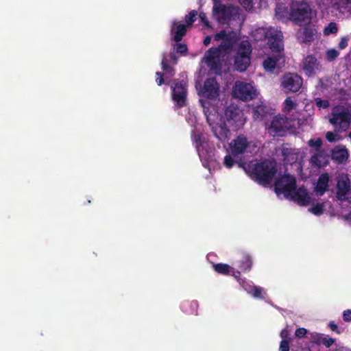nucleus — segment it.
<instances>
[{
  "label": "nucleus",
  "mask_w": 351,
  "mask_h": 351,
  "mask_svg": "<svg viewBox=\"0 0 351 351\" xmlns=\"http://www.w3.org/2000/svg\"><path fill=\"white\" fill-rule=\"evenodd\" d=\"M197 15V12L195 10H191L188 14L185 16V21L187 23V25H192V24L196 20V16Z\"/></svg>",
  "instance_id": "nucleus-35"
},
{
  "label": "nucleus",
  "mask_w": 351,
  "mask_h": 351,
  "mask_svg": "<svg viewBox=\"0 0 351 351\" xmlns=\"http://www.w3.org/2000/svg\"><path fill=\"white\" fill-rule=\"evenodd\" d=\"M285 108L287 112H290L296 106V104L293 102L290 97H287L285 100Z\"/></svg>",
  "instance_id": "nucleus-40"
},
{
  "label": "nucleus",
  "mask_w": 351,
  "mask_h": 351,
  "mask_svg": "<svg viewBox=\"0 0 351 351\" xmlns=\"http://www.w3.org/2000/svg\"><path fill=\"white\" fill-rule=\"evenodd\" d=\"M241 270L236 272L235 274H234L235 278H238L240 276Z\"/></svg>",
  "instance_id": "nucleus-56"
},
{
  "label": "nucleus",
  "mask_w": 351,
  "mask_h": 351,
  "mask_svg": "<svg viewBox=\"0 0 351 351\" xmlns=\"http://www.w3.org/2000/svg\"><path fill=\"white\" fill-rule=\"evenodd\" d=\"M288 129L287 119L280 116H275L267 128L269 134L272 136H283Z\"/></svg>",
  "instance_id": "nucleus-11"
},
{
  "label": "nucleus",
  "mask_w": 351,
  "mask_h": 351,
  "mask_svg": "<svg viewBox=\"0 0 351 351\" xmlns=\"http://www.w3.org/2000/svg\"><path fill=\"white\" fill-rule=\"evenodd\" d=\"M171 59L173 61L174 64H177L178 58L176 56V53L174 51L171 52L170 54Z\"/></svg>",
  "instance_id": "nucleus-53"
},
{
  "label": "nucleus",
  "mask_w": 351,
  "mask_h": 351,
  "mask_svg": "<svg viewBox=\"0 0 351 351\" xmlns=\"http://www.w3.org/2000/svg\"><path fill=\"white\" fill-rule=\"evenodd\" d=\"M322 158H323V154L321 151H318L311 156V162L312 165L320 167L322 165V161L321 160Z\"/></svg>",
  "instance_id": "nucleus-31"
},
{
  "label": "nucleus",
  "mask_w": 351,
  "mask_h": 351,
  "mask_svg": "<svg viewBox=\"0 0 351 351\" xmlns=\"http://www.w3.org/2000/svg\"><path fill=\"white\" fill-rule=\"evenodd\" d=\"M162 69L166 72L169 73L171 75H174V69L169 65L166 58H163L161 62Z\"/></svg>",
  "instance_id": "nucleus-38"
},
{
  "label": "nucleus",
  "mask_w": 351,
  "mask_h": 351,
  "mask_svg": "<svg viewBox=\"0 0 351 351\" xmlns=\"http://www.w3.org/2000/svg\"><path fill=\"white\" fill-rule=\"evenodd\" d=\"M219 86L215 77L208 78L204 83L201 90L203 97L208 99H215L219 95Z\"/></svg>",
  "instance_id": "nucleus-15"
},
{
  "label": "nucleus",
  "mask_w": 351,
  "mask_h": 351,
  "mask_svg": "<svg viewBox=\"0 0 351 351\" xmlns=\"http://www.w3.org/2000/svg\"><path fill=\"white\" fill-rule=\"evenodd\" d=\"M213 268L215 271L221 275H229L232 267L226 263H213Z\"/></svg>",
  "instance_id": "nucleus-26"
},
{
  "label": "nucleus",
  "mask_w": 351,
  "mask_h": 351,
  "mask_svg": "<svg viewBox=\"0 0 351 351\" xmlns=\"http://www.w3.org/2000/svg\"><path fill=\"white\" fill-rule=\"evenodd\" d=\"M331 115L329 122L337 132H344L350 127L351 112L348 108L341 105L337 106L332 108Z\"/></svg>",
  "instance_id": "nucleus-4"
},
{
  "label": "nucleus",
  "mask_w": 351,
  "mask_h": 351,
  "mask_svg": "<svg viewBox=\"0 0 351 351\" xmlns=\"http://www.w3.org/2000/svg\"><path fill=\"white\" fill-rule=\"evenodd\" d=\"M335 351H350V350H348L344 349L343 348H341L337 349Z\"/></svg>",
  "instance_id": "nucleus-57"
},
{
  "label": "nucleus",
  "mask_w": 351,
  "mask_h": 351,
  "mask_svg": "<svg viewBox=\"0 0 351 351\" xmlns=\"http://www.w3.org/2000/svg\"><path fill=\"white\" fill-rule=\"evenodd\" d=\"M302 84V77L296 73H287L282 77L281 87L286 93L299 91Z\"/></svg>",
  "instance_id": "nucleus-8"
},
{
  "label": "nucleus",
  "mask_w": 351,
  "mask_h": 351,
  "mask_svg": "<svg viewBox=\"0 0 351 351\" xmlns=\"http://www.w3.org/2000/svg\"><path fill=\"white\" fill-rule=\"evenodd\" d=\"M276 15L278 17L279 16V9H276Z\"/></svg>",
  "instance_id": "nucleus-58"
},
{
  "label": "nucleus",
  "mask_w": 351,
  "mask_h": 351,
  "mask_svg": "<svg viewBox=\"0 0 351 351\" xmlns=\"http://www.w3.org/2000/svg\"><path fill=\"white\" fill-rule=\"evenodd\" d=\"M173 49L175 53H179L181 56H184L187 53L188 47L186 44L178 42L173 45Z\"/></svg>",
  "instance_id": "nucleus-29"
},
{
  "label": "nucleus",
  "mask_w": 351,
  "mask_h": 351,
  "mask_svg": "<svg viewBox=\"0 0 351 351\" xmlns=\"http://www.w3.org/2000/svg\"><path fill=\"white\" fill-rule=\"evenodd\" d=\"M335 341V339L332 337H324L322 339V344L324 345L326 348H330Z\"/></svg>",
  "instance_id": "nucleus-42"
},
{
  "label": "nucleus",
  "mask_w": 351,
  "mask_h": 351,
  "mask_svg": "<svg viewBox=\"0 0 351 351\" xmlns=\"http://www.w3.org/2000/svg\"><path fill=\"white\" fill-rule=\"evenodd\" d=\"M310 211L315 215H320L324 211V205L323 203L313 204L310 208Z\"/></svg>",
  "instance_id": "nucleus-32"
},
{
  "label": "nucleus",
  "mask_w": 351,
  "mask_h": 351,
  "mask_svg": "<svg viewBox=\"0 0 351 351\" xmlns=\"http://www.w3.org/2000/svg\"><path fill=\"white\" fill-rule=\"evenodd\" d=\"M210 41H211V36H206V38L204 40V45L206 46H208L210 43Z\"/></svg>",
  "instance_id": "nucleus-54"
},
{
  "label": "nucleus",
  "mask_w": 351,
  "mask_h": 351,
  "mask_svg": "<svg viewBox=\"0 0 351 351\" xmlns=\"http://www.w3.org/2000/svg\"><path fill=\"white\" fill-rule=\"evenodd\" d=\"M307 333V330L304 328H299L296 329L295 335L298 338L304 337Z\"/></svg>",
  "instance_id": "nucleus-47"
},
{
  "label": "nucleus",
  "mask_w": 351,
  "mask_h": 351,
  "mask_svg": "<svg viewBox=\"0 0 351 351\" xmlns=\"http://www.w3.org/2000/svg\"><path fill=\"white\" fill-rule=\"evenodd\" d=\"M295 188L296 180L294 176L289 174H285L278 178L275 183V191L277 193H283L287 198H289V195Z\"/></svg>",
  "instance_id": "nucleus-9"
},
{
  "label": "nucleus",
  "mask_w": 351,
  "mask_h": 351,
  "mask_svg": "<svg viewBox=\"0 0 351 351\" xmlns=\"http://www.w3.org/2000/svg\"><path fill=\"white\" fill-rule=\"evenodd\" d=\"M350 191V182L348 177L339 179L337 183V198L340 201H346L348 199Z\"/></svg>",
  "instance_id": "nucleus-19"
},
{
  "label": "nucleus",
  "mask_w": 351,
  "mask_h": 351,
  "mask_svg": "<svg viewBox=\"0 0 351 351\" xmlns=\"http://www.w3.org/2000/svg\"><path fill=\"white\" fill-rule=\"evenodd\" d=\"M213 14L218 21L230 20L232 15V6L223 5L219 2H213Z\"/></svg>",
  "instance_id": "nucleus-16"
},
{
  "label": "nucleus",
  "mask_w": 351,
  "mask_h": 351,
  "mask_svg": "<svg viewBox=\"0 0 351 351\" xmlns=\"http://www.w3.org/2000/svg\"><path fill=\"white\" fill-rule=\"evenodd\" d=\"M255 40L265 41L273 52H280L284 49L282 33L273 27H261L253 33Z\"/></svg>",
  "instance_id": "nucleus-2"
},
{
  "label": "nucleus",
  "mask_w": 351,
  "mask_h": 351,
  "mask_svg": "<svg viewBox=\"0 0 351 351\" xmlns=\"http://www.w3.org/2000/svg\"><path fill=\"white\" fill-rule=\"evenodd\" d=\"M348 152L345 146L339 145L332 149L331 158L337 163H343L348 158Z\"/></svg>",
  "instance_id": "nucleus-22"
},
{
  "label": "nucleus",
  "mask_w": 351,
  "mask_h": 351,
  "mask_svg": "<svg viewBox=\"0 0 351 351\" xmlns=\"http://www.w3.org/2000/svg\"><path fill=\"white\" fill-rule=\"evenodd\" d=\"M233 95L236 98L242 101L253 99L256 95V90L249 83L237 82L233 88Z\"/></svg>",
  "instance_id": "nucleus-10"
},
{
  "label": "nucleus",
  "mask_w": 351,
  "mask_h": 351,
  "mask_svg": "<svg viewBox=\"0 0 351 351\" xmlns=\"http://www.w3.org/2000/svg\"><path fill=\"white\" fill-rule=\"evenodd\" d=\"M288 335H289V332L286 329H283L280 332V337L282 339H287V338H288Z\"/></svg>",
  "instance_id": "nucleus-52"
},
{
  "label": "nucleus",
  "mask_w": 351,
  "mask_h": 351,
  "mask_svg": "<svg viewBox=\"0 0 351 351\" xmlns=\"http://www.w3.org/2000/svg\"><path fill=\"white\" fill-rule=\"evenodd\" d=\"M343 319L346 322H351V309H347L343 312Z\"/></svg>",
  "instance_id": "nucleus-48"
},
{
  "label": "nucleus",
  "mask_w": 351,
  "mask_h": 351,
  "mask_svg": "<svg viewBox=\"0 0 351 351\" xmlns=\"http://www.w3.org/2000/svg\"><path fill=\"white\" fill-rule=\"evenodd\" d=\"M249 141L245 136L239 134L230 143V152L232 156L237 157L245 152L249 146Z\"/></svg>",
  "instance_id": "nucleus-14"
},
{
  "label": "nucleus",
  "mask_w": 351,
  "mask_h": 351,
  "mask_svg": "<svg viewBox=\"0 0 351 351\" xmlns=\"http://www.w3.org/2000/svg\"><path fill=\"white\" fill-rule=\"evenodd\" d=\"M213 2H219L221 1L220 0H213Z\"/></svg>",
  "instance_id": "nucleus-60"
},
{
  "label": "nucleus",
  "mask_w": 351,
  "mask_h": 351,
  "mask_svg": "<svg viewBox=\"0 0 351 351\" xmlns=\"http://www.w3.org/2000/svg\"><path fill=\"white\" fill-rule=\"evenodd\" d=\"M156 82L158 86H161L165 83L163 77L164 75L162 73L158 71L156 73Z\"/></svg>",
  "instance_id": "nucleus-46"
},
{
  "label": "nucleus",
  "mask_w": 351,
  "mask_h": 351,
  "mask_svg": "<svg viewBox=\"0 0 351 351\" xmlns=\"http://www.w3.org/2000/svg\"><path fill=\"white\" fill-rule=\"evenodd\" d=\"M187 25L182 24L180 22L174 21L171 29V34H173V40L176 43L180 42L187 32Z\"/></svg>",
  "instance_id": "nucleus-21"
},
{
  "label": "nucleus",
  "mask_w": 351,
  "mask_h": 351,
  "mask_svg": "<svg viewBox=\"0 0 351 351\" xmlns=\"http://www.w3.org/2000/svg\"><path fill=\"white\" fill-rule=\"evenodd\" d=\"M279 59L276 57H268L263 63V67L265 71L272 72L277 65V62Z\"/></svg>",
  "instance_id": "nucleus-27"
},
{
  "label": "nucleus",
  "mask_w": 351,
  "mask_h": 351,
  "mask_svg": "<svg viewBox=\"0 0 351 351\" xmlns=\"http://www.w3.org/2000/svg\"><path fill=\"white\" fill-rule=\"evenodd\" d=\"M193 304L196 305V303H193V302H192V303L191 304V305H193Z\"/></svg>",
  "instance_id": "nucleus-63"
},
{
  "label": "nucleus",
  "mask_w": 351,
  "mask_h": 351,
  "mask_svg": "<svg viewBox=\"0 0 351 351\" xmlns=\"http://www.w3.org/2000/svg\"><path fill=\"white\" fill-rule=\"evenodd\" d=\"M289 341L287 339H282L280 343V351H289Z\"/></svg>",
  "instance_id": "nucleus-45"
},
{
  "label": "nucleus",
  "mask_w": 351,
  "mask_h": 351,
  "mask_svg": "<svg viewBox=\"0 0 351 351\" xmlns=\"http://www.w3.org/2000/svg\"><path fill=\"white\" fill-rule=\"evenodd\" d=\"M203 107L204 114L206 117L207 121L211 128L214 136L221 142L226 141L229 138L230 131L225 121L220 119L218 123H210L209 109L208 108H206L204 105Z\"/></svg>",
  "instance_id": "nucleus-7"
},
{
  "label": "nucleus",
  "mask_w": 351,
  "mask_h": 351,
  "mask_svg": "<svg viewBox=\"0 0 351 351\" xmlns=\"http://www.w3.org/2000/svg\"><path fill=\"white\" fill-rule=\"evenodd\" d=\"M252 51V47L248 40H243L239 44L234 61L237 71L243 72L247 70L250 64Z\"/></svg>",
  "instance_id": "nucleus-5"
},
{
  "label": "nucleus",
  "mask_w": 351,
  "mask_h": 351,
  "mask_svg": "<svg viewBox=\"0 0 351 351\" xmlns=\"http://www.w3.org/2000/svg\"><path fill=\"white\" fill-rule=\"evenodd\" d=\"M289 197L297 202L298 205L303 206H307L311 202V197L304 187L295 188Z\"/></svg>",
  "instance_id": "nucleus-18"
},
{
  "label": "nucleus",
  "mask_w": 351,
  "mask_h": 351,
  "mask_svg": "<svg viewBox=\"0 0 351 351\" xmlns=\"http://www.w3.org/2000/svg\"><path fill=\"white\" fill-rule=\"evenodd\" d=\"M328 326L332 331L336 332L338 334L340 333V331L338 330L337 325L334 322H330Z\"/></svg>",
  "instance_id": "nucleus-51"
},
{
  "label": "nucleus",
  "mask_w": 351,
  "mask_h": 351,
  "mask_svg": "<svg viewBox=\"0 0 351 351\" xmlns=\"http://www.w3.org/2000/svg\"><path fill=\"white\" fill-rule=\"evenodd\" d=\"M225 56L218 53H213L210 52V49L207 51L205 56L206 64L210 67L211 69H219V60Z\"/></svg>",
  "instance_id": "nucleus-25"
},
{
  "label": "nucleus",
  "mask_w": 351,
  "mask_h": 351,
  "mask_svg": "<svg viewBox=\"0 0 351 351\" xmlns=\"http://www.w3.org/2000/svg\"><path fill=\"white\" fill-rule=\"evenodd\" d=\"M348 136L350 137V138L351 139V131L350 132L349 134H348Z\"/></svg>",
  "instance_id": "nucleus-61"
},
{
  "label": "nucleus",
  "mask_w": 351,
  "mask_h": 351,
  "mask_svg": "<svg viewBox=\"0 0 351 351\" xmlns=\"http://www.w3.org/2000/svg\"><path fill=\"white\" fill-rule=\"evenodd\" d=\"M348 39L346 37H342L339 43V48L340 49H343L346 48L348 46Z\"/></svg>",
  "instance_id": "nucleus-49"
},
{
  "label": "nucleus",
  "mask_w": 351,
  "mask_h": 351,
  "mask_svg": "<svg viewBox=\"0 0 351 351\" xmlns=\"http://www.w3.org/2000/svg\"><path fill=\"white\" fill-rule=\"evenodd\" d=\"M252 259L250 254L241 252L238 253L237 259L235 265L241 272H247L251 270L252 267Z\"/></svg>",
  "instance_id": "nucleus-20"
},
{
  "label": "nucleus",
  "mask_w": 351,
  "mask_h": 351,
  "mask_svg": "<svg viewBox=\"0 0 351 351\" xmlns=\"http://www.w3.org/2000/svg\"><path fill=\"white\" fill-rule=\"evenodd\" d=\"M338 28L335 23H330L324 29V35H329L330 34H335L337 32Z\"/></svg>",
  "instance_id": "nucleus-36"
},
{
  "label": "nucleus",
  "mask_w": 351,
  "mask_h": 351,
  "mask_svg": "<svg viewBox=\"0 0 351 351\" xmlns=\"http://www.w3.org/2000/svg\"><path fill=\"white\" fill-rule=\"evenodd\" d=\"M316 106L320 108H327L329 106V101L327 99H322L319 97L315 99Z\"/></svg>",
  "instance_id": "nucleus-39"
},
{
  "label": "nucleus",
  "mask_w": 351,
  "mask_h": 351,
  "mask_svg": "<svg viewBox=\"0 0 351 351\" xmlns=\"http://www.w3.org/2000/svg\"><path fill=\"white\" fill-rule=\"evenodd\" d=\"M172 99L177 103L178 107L182 108L186 106V88L182 82L176 83L173 88Z\"/></svg>",
  "instance_id": "nucleus-17"
},
{
  "label": "nucleus",
  "mask_w": 351,
  "mask_h": 351,
  "mask_svg": "<svg viewBox=\"0 0 351 351\" xmlns=\"http://www.w3.org/2000/svg\"><path fill=\"white\" fill-rule=\"evenodd\" d=\"M254 112V116L256 117V118H258L259 117V114H260V112H259V108H256V109L254 110L253 111Z\"/></svg>",
  "instance_id": "nucleus-55"
},
{
  "label": "nucleus",
  "mask_w": 351,
  "mask_h": 351,
  "mask_svg": "<svg viewBox=\"0 0 351 351\" xmlns=\"http://www.w3.org/2000/svg\"><path fill=\"white\" fill-rule=\"evenodd\" d=\"M324 338L323 335L321 334H315L312 335L311 337V343L316 345L322 344V339Z\"/></svg>",
  "instance_id": "nucleus-43"
},
{
  "label": "nucleus",
  "mask_w": 351,
  "mask_h": 351,
  "mask_svg": "<svg viewBox=\"0 0 351 351\" xmlns=\"http://www.w3.org/2000/svg\"><path fill=\"white\" fill-rule=\"evenodd\" d=\"M339 55V52L335 49H330L326 52V58L328 61L335 60Z\"/></svg>",
  "instance_id": "nucleus-33"
},
{
  "label": "nucleus",
  "mask_w": 351,
  "mask_h": 351,
  "mask_svg": "<svg viewBox=\"0 0 351 351\" xmlns=\"http://www.w3.org/2000/svg\"><path fill=\"white\" fill-rule=\"evenodd\" d=\"M337 134H336L335 133H334L332 132H327L326 133V136H325L326 140L330 143L337 141L338 138H337Z\"/></svg>",
  "instance_id": "nucleus-44"
},
{
  "label": "nucleus",
  "mask_w": 351,
  "mask_h": 351,
  "mask_svg": "<svg viewBox=\"0 0 351 351\" xmlns=\"http://www.w3.org/2000/svg\"><path fill=\"white\" fill-rule=\"evenodd\" d=\"M320 67V64L314 55H308L302 60V70L308 77H315Z\"/></svg>",
  "instance_id": "nucleus-13"
},
{
  "label": "nucleus",
  "mask_w": 351,
  "mask_h": 351,
  "mask_svg": "<svg viewBox=\"0 0 351 351\" xmlns=\"http://www.w3.org/2000/svg\"><path fill=\"white\" fill-rule=\"evenodd\" d=\"M214 40H221V43L217 47L210 48V52L226 56L231 52L237 41V37L234 32H227L226 30L222 29L214 35Z\"/></svg>",
  "instance_id": "nucleus-3"
},
{
  "label": "nucleus",
  "mask_w": 351,
  "mask_h": 351,
  "mask_svg": "<svg viewBox=\"0 0 351 351\" xmlns=\"http://www.w3.org/2000/svg\"><path fill=\"white\" fill-rule=\"evenodd\" d=\"M329 180V176L327 173H322L319 176L315 188L317 195H323L328 190Z\"/></svg>",
  "instance_id": "nucleus-23"
},
{
  "label": "nucleus",
  "mask_w": 351,
  "mask_h": 351,
  "mask_svg": "<svg viewBox=\"0 0 351 351\" xmlns=\"http://www.w3.org/2000/svg\"><path fill=\"white\" fill-rule=\"evenodd\" d=\"M300 1H306V2H308V0H301Z\"/></svg>",
  "instance_id": "nucleus-62"
},
{
  "label": "nucleus",
  "mask_w": 351,
  "mask_h": 351,
  "mask_svg": "<svg viewBox=\"0 0 351 351\" xmlns=\"http://www.w3.org/2000/svg\"><path fill=\"white\" fill-rule=\"evenodd\" d=\"M232 154L226 155L224 158L223 163L227 168H231L235 163V160L232 158Z\"/></svg>",
  "instance_id": "nucleus-41"
},
{
  "label": "nucleus",
  "mask_w": 351,
  "mask_h": 351,
  "mask_svg": "<svg viewBox=\"0 0 351 351\" xmlns=\"http://www.w3.org/2000/svg\"><path fill=\"white\" fill-rule=\"evenodd\" d=\"M281 154L283 156V160L287 163L292 164L298 160V152L295 149L291 148L287 145H282Z\"/></svg>",
  "instance_id": "nucleus-24"
},
{
  "label": "nucleus",
  "mask_w": 351,
  "mask_h": 351,
  "mask_svg": "<svg viewBox=\"0 0 351 351\" xmlns=\"http://www.w3.org/2000/svg\"><path fill=\"white\" fill-rule=\"evenodd\" d=\"M262 292L263 289L256 286H252L251 289L249 291V293H250L254 298L261 299L264 298L262 295Z\"/></svg>",
  "instance_id": "nucleus-34"
},
{
  "label": "nucleus",
  "mask_w": 351,
  "mask_h": 351,
  "mask_svg": "<svg viewBox=\"0 0 351 351\" xmlns=\"http://www.w3.org/2000/svg\"><path fill=\"white\" fill-rule=\"evenodd\" d=\"M311 8L308 2L295 1L291 7L290 19L299 25L302 23H309L311 20Z\"/></svg>",
  "instance_id": "nucleus-6"
},
{
  "label": "nucleus",
  "mask_w": 351,
  "mask_h": 351,
  "mask_svg": "<svg viewBox=\"0 0 351 351\" xmlns=\"http://www.w3.org/2000/svg\"><path fill=\"white\" fill-rule=\"evenodd\" d=\"M315 29L310 27H304L302 31V41L310 43L314 40Z\"/></svg>",
  "instance_id": "nucleus-28"
},
{
  "label": "nucleus",
  "mask_w": 351,
  "mask_h": 351,
  "mask_svg": "<svg viewBox=\"0 0 351 351\" xmlns=\"http://www.w3.org/2000/svg\"><path fill=\"white\" fill-rule=\"evenodd\" d=\"M199 19L201 20V21L206 25V26H209V22L207 19V17H206V15L205 13L204 12H200L199 13Z\"/></svg>",
  "instance_id": "nucleus-50"
},
{
  "label": "nucleus",
  "mask_w": 351,
  "mask_h": 351,
  "mask_svg": "<svg viewBox=\"0 0 351 351\" xmlns=\"http://www.w3.org/2000/svg\"><path fill=\"white\" fill-rule=\"evenodd\" d=\"M191 138L197 149L201 147L204 142L203 135L199 132H193Z\"/></svg>",
  "instance_id": "nucleus-30"
},
{
  "label": "nucleus",
  "mask_w": 351,
  "mask_h": 351,
  "mask_svg": "<svg viewBox=\"0 0 351 351\" xmlns=\"http://www.w3.org/2000/svg\"><path fill=\"white\" fill-rule=\"evenodd\" d=\"M243 111L237 106L230 104L225 110V117L229 122L235 124L237 126L244 124L245 119Z\"/></svg>",
  "instance_id": "nucleus-12"
},
{
  "label": "nucleus",
  "mask_w": 351,
  "mask_h": 351,
  "mask_svg": "<svg viewBox=\"0 0 351 351\" xmlns=\"http://www.w3.org/2000/svg\"><path fill=\"white\" fill-rule=\"evenodd\" d=\"M248 167L252 179L263 186L269 185L277 173L276 162L269 160H264Z\"/></svg>",
  "instance_id": "nucleus-1"
},
{
  "label": "nucleus",
  "mask_w": 351,
  "mask_h": 351,
  "mask_svg": "<svg viewBox=\"0 0 351 351\" xmlns=\"http://www.w3.org/2000/svg\"><path fill=\"white\" fill-rule=\"evenodd\" d=\"M308 144L310 147L315 148L317 152H318L320 151L319 149L322 145V140L320 138L310 139Z\"/></svg>",
  "instance_id": "nucleus-37"
},
{
  "label": "nucleus",
  "mask_w": 351,
  "mask_h": 351,
  "mask_svg": "<svg viewBox=\"0 0 351 351\" xmlns=\"http://www.w3.org/2000/svg\"><path fill=\"white\" fill-rule=\"evenodd\" d=\"M240 3H244L245 1H247V3H250V0H239Z\"/></svg>",
  "instance_id": "nucleus-59"
}]
</instances>
